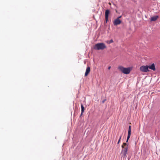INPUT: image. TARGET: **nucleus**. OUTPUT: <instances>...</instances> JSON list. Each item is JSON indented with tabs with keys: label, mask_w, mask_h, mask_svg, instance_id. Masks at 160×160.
Wrapping results in <instances>:
<instances>
[{
	"label": "nucleus",
	"mask_w": 160,
	"mask_h": 160,
	"mask_svg": "<svg viewBox=\"0 0 160 160\" xmlns=\"http://www.w3.org/2000/svg\"><path fill=\"white\" fill-rule=\"evenodd\" d=\"M118 69L121 71L122 73L126 74H129L132 69L131 67H128L127 68H124L122 66H119L118 68Z\"/></svg>",
	"instance_id": "obj_1"
},
{
	"label": "nucleus",
	"mask_w": 160,
	"mask_h": 160,
	"mask_svg": "<svg viewBox=\"0 0 160 160\" xmlns=\"http://www.w3.org/2000/svg\"><path fill=\"white\" fill-rule=\"evenodd\" d=\"M106 48L105 44L103 43H99L95 44L93 48L96 50H103Z\"/></svg>",
	"instance_id": "obj_2"
},
{
	"label": "nucleus",
	"mask_w": 160,
	"mask_h": 160,
	"mask_svg": "<svg viewBox=\"0 0 160 160\" xmlns=\"http://www.w3.org/2000/svg\"><path fill=\"white\" fill-rule=\"evenodd\" d=\"M128 149V148L127 147L123 149L122 150L121 154V157H123V158H126V157Z\"/></svg>",
	"instance_id": "obj_3"
},
{
	"label": "nucleus",
	"mask_w": 160,
	"mask_h": 160,
	"mask_svg": "<svg viewBox=\"0 0 160 160\" xmlns=\"http://www.w3.org/2000/svg\"><path fill=\"white\" fill-rule=\"evenodd\" d=\"M140 70L141 71L144 72H147L149 71L148 69V65H143L140 67Z\"/></svg>",
	"instance_id": "obj_4"
},
{
	"label": "nucleus",
	"mask_w": 160,
	"mask_h": 160,
	"mask_svg": "<svg viewBox=\"0 0 160 160\" xmlns=\"http://www.w3.org/2000/svg\"><path fill=\"white\" fill-rule=\"evenodd\" d=\"M110 13V11L107 9L105 12V23H107L108 20V15Z\"/></svg>",
	"instance_id": "obj_5"
},
{
	"label": "nucleus",
	"mask_w": 160,
	"mask_h": 160,
	"mask_svg": "<svg viewBox=\"0 0 160 160\" xmlns=\"http://www.w3.org/2000/svg\"><path fill=\"white\" fill-rule=\"evenodd\" d=\"M122 21L118 18H116L113 22V24L114 25L117 26L119 25L121 23Z\"/></svg>",
	"instance_id": "obj_6"
},
{
	"label": "nucleus",
	"mask_w": 160,
	"mask_h": 160,
	"mask_svg": "<svg viewBox=\"0 0 160 160\" xmlns=\"http://www.w3.org/2000/svg\"><path fill=\"white\" fill-rule=\"evenodd\" d=\"M131 126H130L129 127L128 130V136L127 137V139L126 142H128V141L130 138L131 135Z\"/></svg>",
	"instance_id": "obj_7"
},
{
	"label": "nucleus",
	"mask_w": 160,
	"mask_h": 160,
	"mask_svg": "<svg viewBox=\"0 0 160 160\" xmlns=\"http://www.w3.org/2000/svg\"><path fill=\"white\" fill-rule=\"evenodd\" d=\"M148 69L149 68L153 71H155L156 70L155 65L154 63L152 64L151 65H148Z\"/></svg>",
	"instance_id": "obj_8"
},
{
	"label": "nucleus",
	"mask_w": 160,
	"mask_h": 160,
	"mask_svg": "<svg viewBox=\"0 0 160 160\" xmlns=\"http://www.w3.org/2000/svg\"><path fill=\"white\" fill-rule=\"evenodd\" d=\"M90 71V68L89 67H87L85 73V76L86 77L88 75Z\"/></svg>",
	"instance_id": "obj_9"
},
{
	"label": "nucleus",
	"mask_w": 160,
	"mask_h": 160,
	"mask_svg": "<svg viewBox=\"0 0 160 160\" xmlns=\"http://www.w3.org/2000/svg\"><path fill=\"white\" fill-rule=\"evenodd\" d=\"M158 16H155L154 17H152L151 18V21H155L158 18Z\"/></svg>",
	"instance_id": "obj_10"
},
{
	"label": "nucleus",
	"mask_w": 160,
	"mask_h": 160,
	"mask_svg": "<svg viewBox=\"0 0 160 160\" xmlns=\"http://www.w3.org/2000/svg\"><path fill=\"white\" fill-rule=\"evenodd\" d=\"M81 112H82V114H83V112L84 111V108L82 104L81 105Z\"/></svg>",
	"instance_id": "obj_11"
},
{
	"label": "nucleus",
	"mask_w": 160,
	"mask_h": 160,
	"mask_svg": "<svg viewBox=\"0 0 160 160\" xmlns=\"http://www.w3.org/2000/svg\"><path fill=\"white\" fill-rule=\"evenodd\" d=\"M113 42V41L112 39H111L109 41H107L106 42L108 44H110Z\"/></svg>",
	"instance_id": "obj_12"
},
{
	"label": "nucleus",
	"mask_w": 160,
	"mask_h": 160,
	"mask_svg": "<svg viewBox=\"0 0 160 160\" xmlns=\"http://www.w3.org/2000/svg\"><path fill=\"white\" fill-rule=\"evenodd\" d=\"M128 146V145L126 143H123V144L122 145V148H124V146Z\"/></svg>",
	"instance_id": "obj_13"
},
{
	"label": "nucleus",
	"mask_w": 160,
	"mask_h": 160,
	"mask_svg": "<svg viewBox=\"0 0 160 160\" xmlns=\"http://www.w3.org/2000/svg\"><path fill=\"white\" fill-rule=\"evenodd\" d=\"M121 137H122V135H121L120 136V137L119 139L118 142V144H119V143L120 141L121 138Z\"/></svg>",
	"instance_id": "obj_14"
},
{
	"label": "nucleus",
	"mask_w": 160,
	"mask_h": 160,
	"mask_svg": "<svg viewBox=\"0 0 160 160\" xmlns=\"http://www.w3.org/2000/svg\"><path fill=\"white\" fill-rule=\"evenodd\" d=\"M122 16H120L119 17H118V18H118V19H119Z\"/></svg>",
	"instance_id": "obj_15"
},
{
	"label": "nucleus",
	"mask_w": 160,
	"mask_h": 160,
	"mask_svg": "<svg viewBox=\"0 0 160 160\" xmlns=\"http://www.w3.org/2000/svg\"><path fill=\"white\" fill-rule=\"evenodd\" d=\"M111 68V67L110 66L108 68V69H110Z\"/></svg>",
	"instance_id": "obj_16"
},
{
	"label": "nucleus",
	"mask_w": 160,
	"mask_h": 160,
	"mask_svg": "<svg viewBox=\"0 0 160 160\" xmlns=\"http://www.w3.org/2000/svg\"><path fill=\"white\" fill-rule=\"evenodd\" d=\"M105 100H103V102H103V103H104V102H105Z\"/></svg>",
	"instance_id": "obj_17"
},
{
	"label": "nucleus",
	"mask_w": 160,
	"mask_h": 160,
	"mask_svg": "<svg viewBox=\"0 0 160 160\" xmlns=\"http://www.w3.org/2000/svg\"><path fill=\"white\" fill-rule=\"evenodd\" d=\"M82 112H81V116L82 115Z\"/></svg>",
	"instance_id": "obj_18"
}]
</instances>
